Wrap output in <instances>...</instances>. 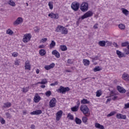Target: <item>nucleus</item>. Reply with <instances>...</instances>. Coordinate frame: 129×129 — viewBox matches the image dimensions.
Here are the masks:
<instances>
[{
  "mask_svg": "<svg viewBox=\"0 0 129 129\" xmlns=\"http://www.w3.org/2000/svg\"><path fill=\"white\" fill-rule=\"evenodd\" d=\"M80 110L83 113L86 115V116H89L90 115V112H89V108L86 105H82L80 107Z\"/></svg>",
  "mask_w": 129,
  "mask_h": 129,
  "instance_id": "1",
  "label": "nucleus"
},
{
  "mask_svg": "<svg viewBox=\"0 0 129 129\" xmlns=\"http://www.w3.org/2000/svg\"><path fill=\"white\" fill-rule=\"evenodd\" d=\"M58 93H61V94H65L68 91H70V88L68 87H64L62 86H60L59 88L56 90Z\"/></svg>",
  "mask_w": 129,
  "mask_h": 129,
  "instance_id": "2",
  "label": "nucleus"
},
{
  "mask_svg": "<svg viewBox=\"0 0 129 129\" xmlns=\"http://www.w3.org/2000/svg\"><path fill=\"white\" fill-rule=\"evenodd\" d=\"M92 16H93V12L91 11H88L84 15H83L81 18H79L78 22H81L82 20H84V19H87V18H90V17H92Z\"/></svg>",
  "mask_w": 129,
  "mask_h": 129,
  "instance_id": "3",
  "label": "nucleus"
},
{
  "mask_svg": "<svg viewBox=\"0 0 129 129\" xmlns=\"http://www.w3.org/2000/svg\"><path fill=\"white\" fill-rule=\"evenodd\" d=\"M80 10L82 12H87V11H88V3L83 2L80 6Z\"/></svg>",
  "mask_w": 129,
  "mask_h": 129,
  "instance_id": "4",
  "label": "nucleus"
},
{
  "mask_svg": "<svg viewBox=\"0 0 129 129\" xmlns=\"http://www.w3.org/2000/svg\"><path fill=\"white\" fill-rule=\"evenodd\" d=\"M31 38L32 35H31V34H26L24 36L22 41L24 43H28L29 41L31 40Z\"/></svg>",
  "mask_w": 129,
  "mask_h": 129,
  "instance_id": "5",
  "label": "nucleus"
},
{
  "mask_svg": "<svg viewBox=\"0 0 129 129\" xmlns=\"http://www.w3.org/2000/svg\"><path fill=\"white\" fill-rule=\"evenodd\" d=\"M80 6V4H79V3H73L71 5V8L73 11H75V12H77V11L79 10Z\"/></svg>",
  "mask_w": 129,
  "mask_h": 129,
  "instance_id": "6",
  "label": "nucleus"
},
{
  "mask_svg": "<svg viewBox=\"0 0 129 129\" xmlns=\"http://www.w3.org/2000/svg\"><path fill=\"white\" fill-rule=\"evenodd\" d=\"M56 102H57L56 98H53L49 102L50 107H55L56 106Z\"/></svg>",
  "mask_w": 129,
  "mask_h": 129,
  "instance_id": "7",
  "label": "nucleus"
},
{
  "mask_svg": "<svg viewBox=\"0 0 129 129\" xmlns=\"http://www.w3.org/2000/svg\"><path fill=\"white\" fill-rule=\"evenodd\" d=\"M80 105V101H78L77 102V105L71 108L72 111H74V112L78 111Z\"/></svg>",
  "mask_w": 129,
  "mask_h": 129,
  "instance_id": "8",
  "label": "nucleus"
},
{
  "mask_svg": "<svg viewBox=\"0 0 129 129\" xmlns=\"http://www.w3.org/2000/svg\"><path fill=\"white\" fill-rule=\"evenodd\" d=\"M62 114H63V111L59 110L57 111L56 114V120L57 121L60 120V118L62 117Z\"/></svg>",
  "mask_w": 129,
  "mask_h": 129,
  "instance_id": "9",
  "label": "nucleus"
},
{
  "mask_svg": "<svg viewBox=\"0 0 129 129\" xmlns=\"http://www.w3.org/2000/svg\"><path fill=\"white\" fill-rule=\"evenodd\" d=\"M48 17H50L51 19H59V15H58V14H55L52 12L48 14Z\"/></svg>",
  "mask_w": 129,
  "mask_h": 129,
  "instance_id": "10",
  "label": "nucleus"
},
{
  "mask_svg": "<svg viewBox=\"0 0 129 129\" xmlns=\"http://www.w3.org/2000/svg\"><path fill=\"white\" fill-rule=\"evenodd\" d=\"M116 118L118 119H126V115L118 113L116 115Z\"/></svg>",
  "mask_w": 129,
  "mask_h": 129,
  "instance_id": "11",
  "label": "nucleus"
},
{
  "mask_svg": "<svg viewBox=\"0 0 129 129\" xmlns=\"http://www.w3.org/2000/svg\"><path fill=\"white\" fill-rule=\"evenodd\" d=\"M21 23H23V18L19 17L14 22L13 25L16 26V25H20Z\"/></svg>",
  "mask_w": 129,
  "mask_h": 129,
  "instance_id": "12",
  "label": "nucleus"
},
{
  "mask_svg": "<svg viewBox=\"0 0 129 129\" xmlns=\"http://www.w3.org/2000/svg\"><path fill=\"white\" fill-rule=\"evenodd\" d=\"M117 90L120 93H125L126 92V90L124 88L120 87V86H117Z\"/></svg>",
  "mask_w": 129,
  "mask_h": 129,
  "instance_id": "13",
  "label": "nucleus"
},
{
  "mask_svg": "<svg viewBox=\"0 0 129 129\" xmlns=\"http://www.w3.org/2000/svg\"><path fill=\"white\" fill-rule=\"evenodd\" d=\"M122 78L125 81H129V75L126 73H124L122 75Z\"/></svg>",
  "mask_w": 129,
  "mask_h": 129,
  "instance_id": "14",
  "label": "nucleus"
},
{
  "mask_svg": "<svg viewBox=\"0 0 129 129\" xmlns=\"http://www.w3.org/2000/svg\"><path fill=\"white\" fill-rule=\"evenodd\" d=\"M55 67V63H51L50 65L45 66L44 68L46 70H50V69H53Z\"/></svg>",
  "mask_w": 129,
  "mask_h": 129,
  "instance_id": "15",
  "label": "nucleus"
},
{
  "mask_svg": "<svg viewBox=\"0 0 129 129\" xmlns=\"http://www.w3.org/2000/svg\"><path fill=\"white\" fill-rule=\"evenodd\" d=\"M41 113H42V110H36L35 111H33V112H31L30 113V114H31V115H38L39 114H41Z\"/></svg>",
  "mask_w": 129,
  "mask_h": 129,
  "instance_id": "16",
  "label": "nucleus"
},
{
  "mask_svg": "<svg viewBox=\"0 0 129 129\" xmlns=\"http://www.w3.org/2000/svg\"><path fill=\"white\" fill-rule=\"evenodd\" d=\"M63 28H64V27L60 25H58L55 29V32L57 33H62V31H63Z\"/></svg>",
  "mask_w": 129,
  "mask_h": 129,
  "instance_id": "17",
  "label": "nucleus"
},
{
  "mask_svg": "<svg viewBox=\"0 0 129 129\" xmlns=\"http://www.w3.org/2000/svg\"><path fill=\"white\" fill-rule=\"evenodd\" d=\"M116 53L119 58H122L123 57H125V55H124L123 53L121 52L118 50L116 51Z\"/></svg>",
  "mask_w": 129,
  "mask_h": 129,
  "instance_id": "18",
  "label": "nucleus"
},
{
  "mask_svg": "<svg viewBox=\"0 0 129 129\" xmlns=\"http://www.w3.org/2000/svg\"><path fill=\"white\" fill-rule=\"evenodd\" d=\"M52 54L54 55L56 58H60V53L56 50L52 51Z\"/></svg>",
  "mask_w": 129,
  "mask_h": 129,
  "instance_id": "19",
  "label": "nucleus"
},
{
  "mask_svg": "<svg viewBox=\"0 0 129 129\" xmlns=\"http://www.w3.org/2000/svg\"><path fill=\"white\" fill-rule=\"evenodd\" d=\"M25 70H31V64H30V62H25Z\"/></svg>",
  "mask_w": 129,
  "mask_h": 129,
  "instance_id": "20",
  "label": "nucleus"
},
{
  "mask_svg": "<svg viewBox=\"0 0 129 129\" xmlns=\"http://www.w3.org/2000/svg\"><path fill=\"white\" fill-rule=\"evenodd\" d=\"M41 100V97L39 95H35L34 98V102L38 103L39 101Z\"/></svg>",
  "mask_w": 129,
  "mask_h": 129,
  "instance_id": "21",
  "label": "nucleus"
},
{
  "mask_svg": "<svg viewBox=\"0 0 129 129\" xmlns=\"http://www.w3.org/2000/svg\"><path fill=\"white\" fill-rule=\"evenodd\" d=\"M95 126L96 128L104 129V126L100 124L99 123H95Z\"/></svg>",
  "mask_w": 129,
  "mask_h": 129,
  "instance_id": "22",
  "label": "nucleus"
},
{
  "mask_svg": "<svg viewBox=\"0 0 129 129\" xmlns=\"http://www.w3.org/2000/svg\"><path fill=\"white\" fill-rule=\"evenodd\" d=\"M12 106V103L11 102H6L4 103V105H3V107L4 108H9V107H11Z\"/></svg>",
  "mask_w": 129,
  "mask_h": 129,
  "instance_id": "23",
  "label": "nucleus"
},
{
  "mask_svg": "<svg viewBox=\"0 0 129 129\" xmlns=\"http://www.w3.org/2000/svg\"><path fill=\"white\" fill-rule=\"evenodd\" d=\"M81 103L82 104H89V103H90V101H89V100H88L86 99H83L81 101Z\"/></svg>",
  "mask_w": 129,
  "mask_h": 129,
  "instance_id": "24",
  "label": "nucleus"
},
{
  "mask_svg": "<svg viewBox=\"0 0 129 129\" xmlns=\"http://www.w3.org/2000/svg\"><path fill=\"white\" fill-rule=\"evenodd\" d=\"M83 63L85 66H89V64L90 63V61L88 59H83Z\"/></svg>",
  "mask_w": 129,
  "mask_h": 129,
  "instance_id": "25",
  "label": "nucleus"
},
{
  "mask_svg": "<svg viewBox=\"0 0 129 129\" xmlns=\"http://www.w3.org/2000/svg\"><path fill=\"white\" fill-rule=\"evenodd\" d=\"M94 72H98V71H101L102 69L100 68L99 66L96 67L95 68L93 69Z\"/></svg>",
  "mask_w": 129,
  "mask_h": 129,
  "instance_id": "26",
  "label": "nucleus"
},
{
  "mask_svg": "<svg viewBox=\"0 0 129 129\" xmlns=\"http://www.w3.org/2000/svg\"><path fill=\"white\" fill-rule=\"evenodd\" d=\"M75 121L77 124H81L82 121L78 117H76Z\"/></svg>",
  "mask_w": 129,
  "mask_h": 129,
  "instance_id": "27",
  "label": "nucleus"
},
{
  "mask_svg": "<svg viewBox=\"0 0 129 129\" xmlns=\"http://www.w3.org/2000/svg\"><path fill=\"white\" fill-rule=\"evenodd\" d=\"M56 46V42L54 40H52L51 43L49 45V47L50 49H52Z\"/></svg>",
  "mask_w": 129,
  "mask_h": 129,
  "instance_id": "28",
  "label": "nucleus"
},
{
  "mask_svg": "<svg viewBox=\"0 0 129 129\" xmlns=\"http://www.w3.org/2000/svg\"><path fill=\"white\" fill-rule=\"evenodd\" d=\"M39 54L41 56H44L46 54V50L44 49H40L39 50Z\"/></svg>",
  "mask_w": 129,
  "mask_h": 129,
  "instance_id": "29",
  "label": "nucleus"
},
{
  "mask_svg": "<svg viewBox=\"0 0 129 129\" xmlns=\"http://www.w3.org/2000/svg\"><path fill=\"white\" fill-rule=\"evenodd\" d=\"M106 44V42H105V41H100L99 42V45L101 46V47H104L105 46V44Z\"/></svg>",
  "mask_w": 129,
  "mask_h": 129,
  "instance_id": "30",
  "label": "nucleus"
},
{
  "mask_svg": "<svg viewBox=\"0 0 129 129\" xmlns=\"http://www.w3.org/2000/svg\"><path fill=\"white\" fill-rule=\"evenodd\" d=\"M61 34H63V35H67V34H68V30H67V28L63 27L61 31Z\"/></svg>",
  "mask_w": 129,
  "mask_h": 129,
  "instance_id": "31",
  "label": "nucleus"
},
{
  "mask_svg": "<svg viewBox=\"0 0 129 129\" xmlns=\"http://www.w3.org/2000/svg\"><path fill=\"white\" fill-rule=\"evenodd\" d=\"M8 5L10 6H12V7H16V3L14 2V1L10 0L8 2Z\"/></svg>",
  "mask_w": 129,
  "mask_h": 129,
  "instance_id": "32",
  "label": "nucleus"
},
{
  "mask_svg": "<svg viewBox=\"0 0 129 129\" xmlns=\"http://www.w3.org/2000/svg\"><path fill=\"white\" fill-rule=\"evenodd\" d=\"M61 51H67V46L66 45H61L60 46Z\"/></svg>",
  "mask_w": 129,
  "mask_h": 129,
  "instance_id": "33",
  "label": "nucleus"
},
{
  "mask_svg": "<svg viewBox=\"0 0 129 129\" xmlns=\"http://www.w3.org/2000/svg\"><path fill=\"white\" fill-rule=\"evenodd\" d=\"M122 12L123 14H124V15H125V16H127V15H128V11H127V10H126L124 8L122 9Z\"/></svg>",
  "mask_w": 129,
  "mask_h": 129,
  "instance_id": "34",
  "label": "nucleus"
},
{
  "mask_svg": "<svg viewBox=\"0 0 129 129\" xmlns=\"http://www.w3.org/2000/svg\"><path fill=\"white\" fill-rule=\"evenodd\" d=\"M6 34L12 35L14 34V32L13 31V30H11V29H9L7 30Z\"/></svg>",
  "mask_w": 129,
  "mask_h": 129,
  "instance_id": "35",
  "label": "nucleus"
},
{
  "mask_svg": "<svg viewBox=\"0 0 129 129\" xmlns=\"http://www.w3.org/2000/svg\"><path fill=\"white\" fill-rule=\"evenodd\" d=\"M46 83H48V81L46 79H43L41 81V82L38 83V84H46Z\"/></svg>",
  "mask_w": 129,
  "mask_h": 129,
  "instance_id": "36",
  "label": "nucleus"
},
{
  "mask_svg": "<svg viewBox=\"0 0 129 129\" xmlns=\"http://www.w3.org/2000/svg\"><path fill=\"white\" fill-rule=\"evenodd\" d=\"M118 28L120 30H124V29H125V26L122 24H120L118 25Z\"/></svg>",
  "mask_w": 129,
  "mask_h": 129,
  "instance_id": "37",
  "label": "nucleus"
},
{
  "mask_svg": "<svg viewBox=\"0 0 129 129\" xmlns=\"http://www.w3.org/2000/svg\"><path fill=\"white\" fill-rule=\"evenodd\" d=\"M128 44H129V42L128 41L122 42L121 43V47H126V46H128Z\"/></svg>",
  "mask_w": 129,
  "mask_h": 129,
  "instance_id": "38",
  "label": "nucleus"
},
{
  "mask_svg": "<svg viewBox=\"0 0 129 129\" xmlns=\"http://www.w3.org/2000/svg\"><path fill=\"white\" fill-rule=\"evenodd\" d=\"M115 113H116V112H115V111H112L110 113H109L107 115V117H109L110 116H112L113 115H114V114H115Z\"/></svg>",
  "mask_w": 129,
  "mask_h": 129,
  "instance_id": "39",
  "label": "nucleus"
},
{
  "mask_svg": "<svg viewBox=\"0 0 129 129\" xmlns=\"http://www.w3.org/2000/svg\"><path fill=\"white\" fill-rule=\"evenodd\" d=\"M48 6L50 10H53V3L52 2H49L48 3Z\"/></svg>",
  "mask_w": 129,
  "mask_h": 129,
  "instance_id": "40",
  "label": "nucleus"
},
{
  "mask_svg": "<svg viewBox=\"0 0 129 129\" xmlns=\"http://www.w3.org/2000/svg\"><path fill=\"white\" fill-rule=\"evenodd\" d=\"M68 117H69V119H71V120H73L74 119V117L70 113L68 114Z\"/></svg>",
  "mask_w": 129,
  "mask_h": 129,
  "instance_id": "41",
  "label": "nucleus"
},
{
  "mask_svg": "<svg viewBox=\"0 0 129 129\" xmlns=\"http://www.w3.org/2000/svg\"><path fill=\"white\" fill-rule=\"evenodd\" d=\"M6 115L7 118H9V119H11V118H12V115H11L9 112H6Z\"/></svg>",
  "mask_w": 129,
  "mask_h": 129,
  "instance_id": "42",
  "label": "nucleus"
},
{
  "mask_svg": "<svg viewBox=\"0 0 129 129\" xmlns=\"http://www.w3.org/2000/svg\"><path fill=\"white\" fill-rule=\"evenodd\" d=\"M52 94V93L50 91H48L45 93L46 96H47V97H49Z\"/></svg>",
  "mask_w": 129,
  "mask_h": 129,
  "instance_id": "43",
  "label": "nucleus"
},
{
  "mask_svg": "<svg viewBox=\"0 0 129 129\" xmlns=\"http://www.w3.org/2000/svg\"><path fill=\"white\" fill-rule=\"evenodd\" d=\"M0 121L2 124H5L6 123V120L3 117H0Z\"/></svg>",
  "mask_w": 129,
  "mask_h": 129,
  "instance_id": "44",
  "label": "nucleus"
},
{
  "mask_svg": "<svg viewBox=\"0 0 129 129\" xmlns=\"http://www.w3.org/2000/svg\"><path fill=\"white\" fill-rule=\"evenodd\" d=\"M123 51L124 52L125 55H128L129 54V50L127 48H124Z\"/></svg>",
  "mask_w": 129,
  "mask_h": 129,
  "instance_id": "45",
  "label": "nucleus"
},
{
  "mask_svg": "<svg viewBox=\"0 0 129 129\" xmlns=\"http://www.w3.org/2000/svg\"><path fill=\"white\" fill-rule=\"evenodd\" d=\"M88 118L86 117H83L82 118V121L84 123H86L87 122Z\"/></svg>",
  "mask_w": 129,
  "mask_h": 129,
  "instance_id": "46",
  "label": "nucleus"
},
{
  "mask_svg": "<svg viewBox=\"0 0 129 129\" xmlns=\"http://www.w3.org/2000/svg\"><path fill=\"white\" fill-rule=\"evenodd\" d=\"M102 93H101V92H100L99 91H97L96 92V96L97 97H99L100 96H101V95Z\"/></svg>",
  "mask_w": 129,
  "mask_h": 129,
  "instance_id": "47",
  "label": "nucleus"
},
{
  "mask_svg": "<svg viewBox=\"0 0 129 129\" xmlns=\"http://www.w3.org/2000/svg\"><path fill=\"white\" fill-rule=\"evenodd\" d=\"M29 87L24 88L23 92H25V93L26 92H28L29 91Z\"/></svg>",
  "mask_w": 129,
  "mask_h": 129,
  "instance_id": "48",
  "label": "nucleus"
},
{
  "mask_svg": "<svg viewBox=\"0 0 129 129\" xmlns=\"http://www.w3.org/2000/svg\"><path fill=\"white\" fill-rule=\"evenodd\" d=\"M99 58V56H95L94 57H93L92 58L93 62L95 61V60H98Z\"/></svg>",
  "mask_w": 129,
  "mask_h": 129,
  "instance_id": "49",
  "label": "nucleus"
},
{
  "mask_svg": "<svg viewBox=\"0 0 129 129\" xmlns=\"http://www.w3.org/2000/svg\"><path fill=\"white\" fill-rule=\"evenodd\" d=\"M124 108L125 109L129 108V103H127V104H125Z\"/></svg>",
  "mask_w": 129,
  "mask_h": 129,
  "instance_id": "50",
  "label": "nucleus"
},
{
  "mask_svg": "<svg viewBox=\"0 0 129 129\" xmlns=\"http://www.w3.org/2000/svg\"><path fill=\"white\" fill-rule=\"evenodd\" d=\"M51 86H55V85H58V82H55L53 83L50 84Z\"/></svg>",
  "mask_w": 129,
  "mask_h": 129,
  "instance_id": "51",
  "label": "nucleus"
},
{
  "mask_svg": "<svg viewBox=\"0 0 129 129\" xmlns=\"http://www.w3.org/2000/svg\"><path fill=\"white\" fill-rule=\"evenodd\" d=\"M15 65H16L17 66H19V65H20V61L18 60H16L15 62Z\"/></svg>",
  "mask_w": 129,
  "mask_h": 129,
  "instance_id": "52",
  "label": "nucleus"
},
{
  "mask_svg": "<svg viewBox=\"0 0 129 129\" xmlns=\"http://www.w3.org/2000/svg\"><path fill=\"white\" fill-rule=\"evenodd\" d=\"M68 64H73V61H72V60L71 59H69L67 61Z\"/></svg>",
  "mask_w": 129,
  "mask_h": 129,
  "instance_id": "53",
  "label": "nucleus"
},
{
  "mask_svg": "<svg viewBox=\"0 0 129 129\" xmlns=\"http://www.w3.org/2000/svg\"><path fill=\"white\" fill-rule=\"evenodd\" d=\"M39 31H40V29H39V28H37V27H35V28H34V32H35V33H39Z\"/></svg>",
  "mask_w": 129,
  "mask_h": 129,
  "instance_id": "54",
  "label": "nucleus"
},
{
  "mask_svg": "<svg viewBox=\"0 0 129 129\" xmlns=\"http://www.w3.org/2000/svg\"><path fill=\"white\" fill-rule=\"evenodd\" d=\"M47 40H48V39H47V38H42L41 39V42H42V43H45V42H46Z\"/></svg>",
  "mask_w": 129,
  "mask_h": 129,
  "instance_id": "55",
  "label": "nucleus"
},
{
  "mask_svg": "<svg viewBox=\"0 0 129 129\" xmlns=\"http://www.w3.org/2000/svg\"><path fill=\"white\" fill-rule=\"evenodd\" d=\"M12 56L13 57H18V53L17 52H14L13 54H12Z\"/></svg>",
  "mask_w": 129,
  "mask_h": 129,
  "instance_id": "56",
  "label": "nucleus"
},
{
  "mask_svg": "<svg viewBox=\"0 0 129 129\" xmlns=\"http://www.w3.org/2000/svg\"><path fill=\"white\" fill-rule=\"evenodd\" d=\"M97 26H98V24H96L93 26L94 29H98V27H97Z\"/></svg>",
  "mask_w": 129,
  "mask_h": 129,
  "instance_id": "57",
  "label": "nucleus"
},
{
  "mask_svg": "<svg viewBox=\"0 0 129 129\" xmlns=\"http://www.w3.org/2000/svg\"><path fill=\"white\" fill-rule=\"evenodd\" d=\"M113 45L114 46V47H115L116 48H117L118 47V45H117V43L114 42L113 43Z\"/></svg>",
  "mask_w": 129,
  "mask_h": 129,
  "instance_id": "58",
  "label": "nucleus"
},
{
  "mask_svg": "<svg viewBox=\"0 0 129 129\" xmlns=\"http://www.w3.org/2000/svg\"><path fill=\"white\" fill-rule=\"evenodd\" d=\"M39 49H42L43 48H45V46L44 45H41L39 46Z\"/></svg>",
  "mask_w": 129,
  "mask_h": 129,
  "instance_id": "59",
  "label": "nucleus"
},
{
  "mask_svg": "<svg viewBox=\"0 0 129 129\" xmlns=\"http://www.w3.org/2000/svg\"><path fill=\"white\" fill-rule=\"evenodd\" d=\"M66 72H67V73H71V72H72V71L69 70H66Z\"/></svg>",
  "mask_w": 129,
  "mask_h": 129,
  "instance_id": "60",
  "label": "nucleus"
},
{
  "mask_svg": "<svg viewBox=\"0 0 129 129\" xmlns=\"http://www.w3.org/2000/svg\"><path fill=\"white\" fill-rule=\"evenodd\" d=\"M36 72L37 74H39L40 73V70L39 69H37Z\"/></svg>",
  "mask_w": 129,
  "mask_h": 129,
  "instance_id": "61",
  "label": "nucleus"
},
{
  "mask_svg": "<svg viewBox=\"0 0 129 129\" xmlns=\"http://www.w3.org/2000/svg\"><path fill=\"white\" fill-rule=\"evenodd\" d=\"M116 98H117V96H114V97L112 98V99L113 100H115V99H116Z\"/></svg>",
  "mask_w": 129,
  "mask_h": 129,
  "instance_id": "62",
  "label": "nucleus"
},
{
  "mask_svg": "<svg viewBox=\"0 0 129 129\" xmlns=\"http://www.w3.org/2000/svg\"><path fill=\"white\" fill-rule=\"evenodd\" d=\"M111 100V99L110 98L107 99L106 102V103H107V102H109V101H110Z\"/></svg>",
  "mask_w": 129,
  "mask_h": 129,
  "instance_id": "63",
  "label": "nucleus"
},
{
  "mask_svg": "<svg viewBox=\"0 0 129 129\" xmlns=\"http://www.w3.org/2000/svg\"><path fill=\"white\" fill-rule=\"evenodd\" d=\"M31 128H32V129L35 128V125L34 124L31 125Z\"/></svg>",
  "mask_w": 129,
  "mask_h": 129,
  "instance_id": "64",
  "label": "nucleus"
}]
</instances>
